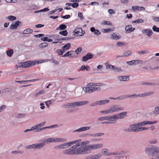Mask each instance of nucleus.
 Listing matches in <instances>:
<instances>
[{
  "mask_svg": "<svg viewBox=\"0 0 159 159\" xmlns=\"http://www.w3.org/2000/svg\"><path fill=\"white\" fill-rule=\"evenodd\" d=\"M61 147H62L61 145H61H57V146H56L54 148V149H58V150L62 149Z\"/></svg>",
  "mask_w": 159,
  "mask_h": 159,
  "instance_id": "obj_61",
  "label": "nucleus"
},
{
  "mask_svg": "<svg viewBox=\"0 0 159 159\" xmlns=\"http://www.w3.org/2000/svg\"><path fill=\"white\" fill-rule=\"evenodd\" d=\"M109 150L107 148H103L101 151L102 155L104 156H110L111 155H117L123 154V151H116L114 152H109Z\"/></svg>",
  "mask_w": 159,
  "mask_h": 159,
  "instance_id": "obj_5",
  "label": "nucleus"
},
{
  "mask_svg": "<svg viewBox=\"0 0 159 159\" xmlns=\"http://www.w3.org/2000/svg\"><path fill=\"white\" fill-rule=\"evenodd\" d=\"M91 128L90 126H82L79 128L73 131V133H80L89 130Z\"/></svg>",
  "mask_w": 159,
  "mask_h": 159,
  "instance_id": "obj_14",
  "label": "nucleus"
},
{
  "mask_svg": "<svg viewBox=\"0 0 159 159\" xmlns=\"http://www.w3.org/2000/svg\"><path fill=\"white\" fill-rule=\"evenodd\" d=\"M33 32V30L30 28H27L24 30L23 32V34H29L32 33Z\"/></svg>",
  "mask_w": 159,
  "mask_h": 159,
  "instance_id": "obj_29",
  "label": "nucleus"
},
{
  "mask_svg": "<svg viewBox=\"0 0 159 159\" xmlns=\"http://www.w3.org/2000/svg\"><path fill=\"white\" fill-rule=\"evenodd\" d=\"M149 142L151 144H157L158 143V141L157 139L154 138L150 140Z\"/></svg>",
  "mask_w": 159,
  "mask_h": 159,
  "instance_id": "obj_33",
  "label": "nucleus"
},
{
  "mask_svg": "<svg viewBox=\"0 0 159 159\" xmlns=\"http://www.w3.org/2000/svg\"><path fill=\"white\" fill-rule=\"evenodd\" d=\"M134 65L139 64H142L143 63V61L141 60H134Z\"/></svg>",
  "mask_w": 159,
  "mask_h": 159,
  "instance_id": "obj_38",
  "label": "nucleus"
},
{
  "mask_svg": "<svg viewBox=\"0 0 159 159\" xmlns=\"http://www.w3.org/2000/svg\"><path fill=\"white\" fill-rule=\"evenodd\" d=\"M110 102V100L109 99H103L98 100L91 103L90 105V106L91 107H95L98 106H101L105 105L109 103Z\"/></svg>",
  "mask_w": 159,
  "mask_h": 159,
  "instance_id": "obj_9",
  "label": "nucleus"
},
{
  "mask_svg": "<svg viewBox=\"0 0 159 159\" xmlns=\"http://www.w3.org/2000/svg\"><path fill=\"white\" fill-rule=\"evenodd\" d=\"M81 50V48H78L74 52H75V53H76L77 54H78L80 52Z\"/></svg>",
  "mask_w": 159,
  "mask_h": 159,
  "instance_id": "obj_62",
  "label": "nucleus"
},
{
  "mask_svg": "<svg viewBox=\"0 0 159 159\" xmlns=\"http://www.w3.org/2000/svg\"><path fill=\"white\" fill-rule=\"evenodd\" d=\"M153 94L154 92L151 91L139 94H134L132 95H129L128 97L134 98H136L138 97L140 98H144L147 96L151 95Z\"/></svg>",
  "mask_w": 159,
  "mask_h": 159,
  "instance_id": "obj_6",
  "label": "nucleus"
},
{
  "mask_svg": "<svg viewBox=\"0 0 159 159\" xmlns=\"http://www.w3.org/2000/svg\"><path fill=\"white\" fill-rule=\"evenodd\" d=\"M132 54V52L129 50H127L125 51L123 54V56L124 57H127L131 55Z\"/></svg>",
  "mask_w": 159,
  "mask_h": 159,
  "instance_id": "obj_28",
  "label": "nucleus"
},
{
  "mask_svg": "<svg viewBox=\"0 0 159 159\" xmlns=\"http://www.w3.org/2000/svg\"><path fill=\"white\" fill-rule=\"evenodd\" d=\"M57 125H52L51 126L48 127H45L42 128H39L38 125H34V126L31 127V130L32 131L35 130L36 132H40L44 130L45 129L49 128H52L54 127L55 126H56Z\"/></svg>",
  "mask_w": 159,
  "mask_h": 159,
  "instance_id": "obj_11",
  "label": "nucleus"
},
{
  "mask_svg": "<svg viewBox=\"0 0 159 159\" xmlns=\"http://www.w3.org/2000/svg\"><path fill=\"white\" fill-rule=\"evenodd\" d=\"M21 22L17 21L16 22H13L10 26L11 29H16L19 25H21Z\"/></svg>",
  "mask_w": 159,
  "mask_h": 159,
  "instance_id": "obj_16",
  "label": "nucleus"
},
{
  "mask_svg": "<svg viewBox=\"0 0 159 159\" xmlns=\"http://www.w3.org/2000/svg\"><path fill=\"white\" fill-rule=\"evenodd\" d=\"M149 129L148 127H139V131H142L144 130H148Z\"/></svg>",
  "mask_w": 159,
  "mask_h": 159,
  "instance_id": "obj_57",
  "label": "nucleus"
},
{
  "mask_svg": "<svg viewBox=\"0 0 159 159\" xmlns=\"http://www.w3.org/2000/svg\"><path fill=\"white\" fill-rule=\"evenodd\" d=\"M78 16L80 18L81 20H82L83 18V15L82 13L80 12H79Z\"/></svg>",
  "mask_w": 159,
  "mask_h": 159,
  "instance_id": "obj_64",
  "label": "nucleus"
},
{
  "mask_svg": "<svg viewBox=\"0 0 159 159\" xmlns=\"http://www.w3.org/2000/svg\"><path fill=\"white\" fill-rule=\"evenodd\" d=\"M139 126H144L147 125L146 121L137 123Z\"/></svg>",
  "mask_w": 159,
  "mask_h": 159,
  "instance_id": "obj_42",
  "label": "nucleus"
},
{
  "mask_svg": "<svg viewBox=\"0 0 159 159\" xmlns=\"http://www.w3.org/2000/svg\"><path fill=\"white\" fill-rule=\"evenodd\" d=\"M118 80L120 81H127L129 80V75H121L117 77Z\"/></svg>",
  "mask_w": 159,
  "mask_h": 159,
  "instance_id": "obj_15",
  "label": "nucleus"
},
{
  "mask_svg": "<svg viewBox=\"0 0 159 159\" xmlns=\"http://www.w3.org/2000/svg\"><path fill=\"white\" fill-rule=\"evenodd\" d=\"M112 117V115L111 116H106L100 117L98 119V120L100 121H103L104 120L109 121V122L106 121L103 122L102 123V124L108 123H114Z\"/></svg>",
  "mask_w": 159,
  "mask_h": 159,
  "instance_id": "obj_12",
  "label": "nucleus"
},
{
  "mask_svg": "<svg viewBox=\"0 0 159 159\" xmlns=\"http://www.w3.org/2000/svg\"><path fill=\"white\" fill-rule=\"evenodd\" d=\"M66 5L68 6H71L73 8H76L78 6L79 4L77 3H74L72 4L70 3H67L66 4Z\"/></svg>",
  "mask_w": 159,
  "mask_h": 159,
  "instance_id": "obj_32",
  "label": "nucleus"
},
{
  "mask_svg": "<svg viewBox=\"0 0 159 159\" xmlns=\"http://www.w3.org/2000/svg\"><path fill=\"white\" fill-rule=\"evenodd\" d=\"M67 33H68L66 30L61 31L59 32L60 34L63 35L65 36H66L67 34Z\"/></svg>",
  "mask_w": 159,
  "mask_h": 159,
  "instance_id": "obj_48",
  "label": "nucleus"
},
{
  "mask_svg": "<svg viewBox=\"0 0 159 159\" xmlns=\"http://www.w3.org/2000/svg\"><path fill=\"white\" fill-rule=\"evenodd\" d=\"M80 140H75L61 144V149H66L75 144L70 148L63 150L62 153L66 155H80L86 153L87 152L97 150L102 148L104 145L102 143L88 144L90 142L85 141L80 142Z\"/></svg>",
  "mask_w": 159,
  "mask_h": 159,
  "instance_id": "obj_1",
  "label": "nucleus"
},
{
  "mask_svg": "<svg viewBox=\"0 0 159 159\" xmlns=\"http://www.w3.org/2000/svg\"><path fill=\"white\" fill-rule=\"evenodd\" d=\"M93 56V55L92 53H88L87 55L83 57L82 60L83 61L85 62L88 60L91 59Z\"/></svg>",
  "mask_w": 159,
  "mask_h": 159,
  "instance_id": "obj_19",
  "label": "nucleus"
},
{
  "mask_svg": "<svg viewBox=\"0 0 159 159\" xmlns=\"http://www.w3.org/2000/svg\"><path fill=\"white\" fill-rule=\"evenodd\" d=\"M135 28H133L130 25H127L125 27V30L129 33L131 32L134 30Z\"/></svg>",
  "mask_w": 159,
  "mask_h": 159,
  "instance_id": "obj_24",
  "label": "nucleus"
},
{
  "mask_svg": "<svg viewBox=\"0 0 159 159\" xmlns=\"http://www.w3.org/2000/svg\"><path fill=\"white\" fill-rule=\"evenodd\" d=\"M36 61H29L20 63L19 64V67H22L23 68H28L34 65Z\"/></svg>",
  "mask_w": 159,
  "mask_h": 159,
  "instance_id": "obj_8",
  "label": "nucleus"
},
{
  "mask_svg": "<svg viewBox=\"0 0 159 159\" xmlns=\"http://www.w3.org/2000/svg\"><path fill=\"white\" fill-rule=\"evenodd\" d=\"M111 31V30L110 29H102V32L104 33H107Z\"/></svg>",
  "mask_w": 159,
  "mask_h": 159,
  "instance_id": "obj_58",
  "label": "nucleus"
},
{
  "mask_svg": "<svg viewBox=\"0 0 159 159\" xmlns=\"http://www.w3.org/2000/svg\"><path fill=\"white\" fill-rule=\"evenodd\" d=\"M49 10V9L48 8H45L43 9H41L39 11H36L34 12L35 13H36L37 12H41L43 11H48Z\"/></svg>",
  "mask_w": 159,
  "mask_h": 159,
  "instance_id": "obj_45",
  "label": "nucleus"
},
{
  "mask_svg": "<svg viewBox=\"0 0 159 159\" xmlns=\"http://www.w3.org/2000/svg\"><path fill=\"white\" fill-rule=\"evenodd\" d=\"M102 24L103 25H111V23L109 21H103L102 23Z\"/></svg>",
  "mask_w": 159,
  "mask_h": 159,
  "instance_id": "obj_54",
  "label": "nucleus"
},
{
  "mask_svg": "<svg viewBox=\"0 0 159 159\" xmlns=\"http://www.w3.org/2000/svg\"><path fill=\"white\" fill-rule=\"evenodd\" d=\"M157 123V121H146L147 125L149 124V125H153L154 124H156Z\"/></svg>",
  "mask_w": 159,
  "mask_h": 159,
  "instance_id": "obj_52",
  "label": "nucleus"
},
{
  "mask_svg": "<svg viewBox=\"0 0 159 159\" xmlns=\"http://www.w3.org/2000/svg\"><path fill=\"white\" fill-rule=\"evenodd\" d=\"M113 70H114V71L115 72H122V70L121 69L120 67H114V69Z\"/></svg>",
  "mask_w": 159,
  "mask_h": 159,
  "instance_id": "obj_43",
  "label": "nucleus"
},
{
  "mask_svg": "<svg viewBox=\"0 0 159 159\" xmlns=\"http://www.w3.org/2000/svg\"><path fill=\"white\" fill-rule=\"evenodd\" d=\"M74 32L76 34V35L77 36H82L85 33V32L84 31H83L82 29L81 28H77L75 29Z\"/></svg>",
  "mask_w": 159,
  "mask_h": 159,
  "instance_id": "obj_17",
  "label": "nucleus"
},
{
  "mask_svg": "<svg viewBox=\"0 0 159 159\" xmlns=\"http://www.w3.org/2000/svg\"><path fill=\"white\" fill-rule=\"evenodd\" d=\"M42 141L44 143H48L51 142H53V138H49L48 139H43L42 140Z\"/></svg>",
  "mask_w": 159,
  "mask_h": 159,
  "instance_id": "obj_27",
  "label": "nucleus"
},
{
  "mask_svg": "<svg viewBox=\"0 0 159 159\" xmlns=\"http://www.w3.org/2000/svg\"><path fill=\"white\" fill-rule=\"evenodd\" d=\"M142 32L143 34L149 37H150L152 34V31L150 29L143 30H142Z\"/></svg>",
  "mask_w": 159,
  "mask_h": 159,
  "instance_id": "obj_20",
  "label": "nucleus"
},
{
  "mask_svg": "<svg viewBox=\"0 0 159 159\" xmlns=\"http://www.w3.org/2000/svg\"><path fill=\"white\" fill-rule=\"evenodd\" d=\"M124 110L123 107L120 105L115 104L111 106L109 108L105 110L101 111L100 113L102 114H110L119 111H123Z\"/></svg>",
  "mask_w": 159,
  "mask_h": 159,
  "instance_id": "obj_2",
  "label": "nucleus"
},
{
  "mask_svg": "<svg viewBox=\"0 0 159 159\" xmlns=\"http://www.w3.org/2000/svg\"><path fill=\"white\" fill-rule=\"evenodd\" d=\"M57 52L59 55H62L63 54V53L64 52H63V50H62L60 49H57L56 50Z\"/></svg>",
  "mask_w": 159,
  "mask_h": 159,
  "instance_id": "obj_50",
  "label": "nucleus"
},
{
  "mask_svg": "<svg viewBox=\"0 0 159 159\" xmlns=\"http://www.w3.org/2000/svg\"><path fill=\"white\" fill-rule=\"evenodd\" d=\"M125 43H122L120 42H116V45L118 47H122L123 46L125 45Z\"/></svg>",
  "mask_w": 159,
  "mask_h": 159,
  "instance_id": "obj_40",
  "label": "nucleus"
},
{
  "mask_svg": "<svg viewBox=\"0 0 159 159\" xmlns=\"http://www.w3.org/2000/svg\"><path fill=\"white\" fill-rule=\"evenodd\" d=\"M95 83H91L87 84V87H83V90L84 91L85 93H89L95 92V91H100L101 89L100 87H93V86H95Z\"/></svg>",
  "mask_w": 159,
  "mask_h": 159,
  "instance_id": "obj_4",
  "label": "nucleus"
},
{
  "mask_svg": "<svg viewBox=\"0 0 159 159\" xmlns=\"http://www.w3.org/2000/svg\"><path fill=\"white\" fill-rule=\"evenodd\" d=\"M75 54V52L74 51H70L67 52L65 54L62 56L63 57H73Z\"/></svg>",
  "mask_w": 159,
  "mask_h": 159,
  "instance_id": "obj_21",
  "label": "nucleus"
},
{
  "mask_svg": "<svg viewBox=\"0 0 159 159\" xmlns=\"http://www.w3.org/2000/svg\"><path fill=\"white\" fill-rule=\"evenodd\" d=\"M144 151L147 154L152 157L159 153V147L155 145H149L146 147Z\"/></svg>",
  "mask_w": 159,
  "mask_h": 159,
  "instance_id": "obj_3",
  "label": "nucleus"
},
{
  "mask_svg": "<svg viewBox=\"0 0 159 159\" xmlns=\"http://www.w3.org/2000/svg\"><path fill=\"white\" fill-rule=\"evenodd\" d=\"M125 98L124 97V96H120L119 97H117L116 98H114L113 97H110L109 98V99H113V100H115V99H118V100H122L124 99Z\"/></svg>",
  "mask_w": 159,
  "mask_h": 159,
  "instance_id": "obj_35",
  "label": "nucleus"
},
{
  "mask_svg": "<svg viewBox=\"0 0 159 159\" xmlns=\"http://www.w3.org/2000/svg\"><path fill=\"white\" fill-rule=\"evenodd\" d=\"M70 47V43H67L63 46L62 47L63 52H65L68 50Z\"/></svg>",
  "mask_w": 159,
  "mask_h": 159,
  "instance_id": "obj_26",
  "label": "nucleus"
},
{
  "mask_svg": "<svg viewBox=\"0 0 159 159\" xmlns=\"http://www.w3.org/2000/svg\"><path fill=\"white\" fill-rule=\"evenodd\" d=\"M139 126L138 123H135L130 125L129 128L125 130L129 132H138Z\"/></svg>",
  "mask_w": 159,
  "mask_h": 159,
  "instance_id": "obj_13",
  "label": "nucleus"
},
{
  "mask_svg": "<svg viewBox=\"0 0 159 159\" xmlns=\"http://www.w3.org/2000/svg\"><path fill=\"white\" fill-rule=\"evenodd\" d=\"M144 22V21L142 19L138 20L132 22V23H141Z\"/></svg>",
  "mask_w": 159,
  "mask_h": 159,
  "instance_id": "obj_44",
  "label": "nucleus"
},
{
  "mask_svg": "<svg viewBox=\"0 0 159 159\" xmlns=\"http://www.w3.org/2000/svg\"><path fill=\"white\" fill-rule=\"evenodd\" d=\"M126 63L127 64H129V65L132 66L134 65V60H132L129 61H126Z\"/></svg>",
  "mask_w": 159,
  "mask_h": 159,
  "instance_id": "obj_56",
  "label": "nucleus"
},
{
  "mask_svg": "<svg viewBox=\"0 0 159 159\" xmlns=\"http://www.w3.org/2000/svg\"><path fill=\"white\" fill-rule=\"evenodd\" d=\"M66 141V140L64 138H53V142H64Z\"/></svg>",
  "mask_w": 159,
  "mask_h": 159,
  "instance_id": "obj_22",
  "label": "nucleus"
},
{
  "mask_svg": "<svg viewBox=\"0 0 159 159\" xmlns=\"http://www.w3.org/2000/svg\"><path fill=\"white\" fill-rule=\"evenodd\" d=\"M90 30L92 32H93L94 34L98 35L101 34V32L98 30L95 29L94 27H91Z\"/></svg>",
  "mask_w": 159,
  "mask_h": 159,
  "instance_id": "obj_25",
  "label": "nucleus"
},
{
  "mask_svg": "<svg viewBox=\"0 0 159 159\" xmlns=\"http://www.w3.org/2000/svg\"><path fill=\"white\" fill-rule=\"evenodd\" d=\"M62 107L64 108H70V103H68L62 106Z\"/></svg>",
  "mask_w": 159,
  "mask_h": 159,
  "instance_id": "obj_49",
  "label": "nucleus"
},
{
  "mask_svg": "<svg viewBox=\"0 0 159 159\" xmlns=\"http://www.w3.org/2000/svg\"><path fill=\"white\" fill-rule=\"evenodd\" d=\"M127 111H124L120 112L118 114L112 115L114 123H115L116 120L119 119H123L127 116Z\"/></svg>",
  "mask_w": 159,
  "mask_h": 159,
  "instance_id": "obj_7",
  "label": "nucleus"
},
{
  "mask_svg": "<svg viewBox=\"0 0 159 159\" xmlns=\"http://www.w3.org/2000/svg\"><path fill=\"white\" fill-rule=\"evenodd\" d=\"M153 112L154 114L156 115L159 114V106L156 107L155 108Z\"/></svg>",
  "mask_w": 159,
  "mask_h": 159,
  "instance_id": "obj_39",
  "label": "nucleus"
},
{
  "mask_svg": "<svg viewBox=\"0 0 159 159\" xmlns=\"http://www.w3.org/2000/svg\"><path fill=\"white\" fill-rule=\"evenodd\" d=\"M13 53V50L12 49H10L9 50L7 51V54L10 57L11 56V54Z\"/></svg>",
  "mask_w": 159,
  "mask_h": 159,
  "instance_id": "obj_41",
  "label": "nucleus"
},
{
  "mask_svg": "<svg viewBox=\"0 0 159 159\" xmlns=\"http://www.w3.org/2000/svg\"><path fill=\"white\" fill-rule=\"evenodd\" d=\"M48 44L47 43H44L40 44L39 45V47L41 48H46L48 46Z\"/></svg>",
  "mask_w": 159,
  "mask_h": 159,
  "instance_id": "obj_36",
  "label": "nucleus"
},
{
  "mask_svg": "<svg viewBox=\"0 0 159 159\" xmlns=\"http://www.w3.org/2000/svg\"><path fill=\"white\" fill-rule=\"evenodd\" d=\"M7 18L9 20L11 21H13L16 19V17L12 16H8Z\"/></svg>",
  "mask_w": 159,
  "mask_h": 159,
  "instance_id": "obj_46",
  "label": "nucleus"
},
{
  "mask_svg": "<svg viewBox=\"0 0 159 159\" xmlns=\"http://www.w3.org/2000/svg\"><path fill=\"white\" fill-rule=\"evenodd\" d=\"M102 156L101 154L99 153L96 155L88 156L86 157V159H99Z\"/></svg>",
  "mask_w": 159,
  "mask_h": 159,
  "instance_id": "obj_18",
  "label": "nucleus"
},
{
  "mask_svg": "<svg viewBox=\"0 0 159 159\" xmlns=\"http://www.w3.org/2000/svg\"><path fill=\"white\" fill-rule=\"evenodd\" d=\"M66 28V25L64 24H61L59 26V28L60 30H63L65 29Z\"/></svg>",
  "mask_w": 159,
  "mask_h": 159,
  "instance_id": "obj_47",
  "label": "nucleus"
},
{
  "mask_svg": "<svg viewBox=\"0 0 159 159\" xmlns=\"http://www.w3.org/2000/svg\"><path fill=\"white\" fill-rule=\"evenodd\" d=\"M152 30L154 31L159 32V28L157 27L156 25L153 26Z\"/></svg>",
  "mask_w": 159,
  "mask_h": 159,
  "instance_id": "obj_55",
  "label": "nucleus"
},
{
  "mask_svg": "<svg viewBox=\"0 0 159 159\" xmlns=\"http://www.w3.org/2000/svg\"><path fill=\"white\" fill-rule=\"evenodd\" d=\"M137 10L139 11H144L145 10V8L144 7H139L137 6Z\"/></svg>",
  "mask_w": 159,
  "mask_h": 159,
  "instance_id": "obj_53",
  "label": "nucleus"
},
{
  "mask_svg": "<svg viewBox=\"0 0 159 159\" xmlns=\"http://www.w3.org/2000/svg\"><path fill=\"white\" fill-rule=\"evenodd\" d=\"M45 103L46 106L48 107H49V104H52V101L51 100H48L47 101L45 102Z\"/></svg>",
  "mask_w": 159,
  "mask_h": 159,
  "instance_id": "obj_59",
  "label": "nucleus"
},
{
  "mask_svg": "<svg viewBox=\"0 0 159 159\" xmlns=\"http://www.w3.org/2000/svg\"><path fill=\"white\" fill-rule=\"evenodd\" d=\"M115 66L110 64L107 65L106 66L107 69H110L112 70H113Z\"/></svg>",
  "mask_w": 159,
  "mask_h": 159,
  "instance_id": "obj_51",
  "label": "nucleus"
},
{
  "mask_svg": "<svg viewBox=\"0 0 159 159\" xmlns=\"http://www.w3.org/2000/svg\"><path fill=\"white\" fill-rule=\"evenodd\" d=\"M104 135V133H97L94 134H90V136L93 137H99V136H101Z\"/></svg>",
  "mask_w": 159,
  "mask_h": 159,
  "instance_id": "obj_34",
  "label": "nucleus"
},
{
  "mask_svg": "<svg viewBox=\"0 0 159 159\" xmlns=\"http://www.w3.org/2000/svg\"><path fill=\"white\" fill-rule=\"evenodd\" d=\"M121 38L120 35H118L116 33H113L110 37L111 39L118 40Z\"/></svg>",
  "mask_w": 159,
  "mask_h": 159,
  "instance_id": "obj_23",
  "label": "nucleus"
},
{
  "mask_svg": "<svg viewBox=\"0 0 159 159\" xmlns=\"http://www.w3.org/2000/svg\"><path fill=\"white\" fill-rule=\"evenodd\" d=\"M84 69H85L87 71H88L90 70V67L89 66H86L85 65H83L80 67V70L81 71H83Z\"/></svg>",
  "mask_w": 159,
  "mask_h": 159,
  "instance_id": "obj_31",
  "label": "nucleus"
},
{
  "mask_svg": "<svg viewBox=\"0 0 159 159\" xmlns=\"http://www.w3.org/2000/svg\"><path fill=\"white\" fill-rule=\"evenodd\" d=\"M88 101L86 100L82 101H77L74 102H70V108H74L85 105L89 103Z\"/></svg>",
  "mask_w": 159,
  "mask_h": 159,
  "instance_id": "obj_10",
  "label": "nucleus"
},
{
  "mask_svg": "<svg viewBox=\"0 0 159 159\" xmlns=\"http://www.w3.org/2000/svg\"><path fill=\"white\" fill-rule=\"evenodd\" d=\"M46 122L45 121H44L42 123H41L39 124H37L39 127V128H40L42 127L45 124Z\"/></svg>",
  "mask_w": 159,
  "mask_h": 159,
  "instance_id": "obj_60",
  "label": "nucleus"
},
{
  "mask_svg": "<svg viewBox=\"0 0 159 159\" xmlns=\"http://www.w3.org/2000/svg\"><path fill=\"white\" fill-rule=\"evenodd\" d=\"M148 53V52L146 50H143L142 51H139L137 52V54L140 55H141L143 54H147Z\"/></svg>",
  "mask_w": 159,
  "mask_h": 159,
  "instance_id": "obj_37",
  "label": "nucleus"
},
{
  "mask_svg": "<svg viewBox=\"0 0 159 159\" xmlns=\"http://www.w3.org/2000/svg\"><path fill=\"white\" fill-rule=\"evenodd\" d=\"M36 144L37 149H39L43 148L45 145V143H43V142L42 143H37Z\"/></svg>",
  "mask_w": 159,
  "mask_h": 159,
  "instance_id": "obj_30",
  "label": "nucleus"
},
{
  "mask_svg": "<svg viewBox=\"0 0 159 159\" xmlns=\"http://www.w3.org/2000/svg\"><path fill=\"white\" fill-rule=\"evenodd\" d=\"M146 84L147 85L150 86H154L155 85V83L151 82H146Z\"/></svg>",
  "mask_w": 159,
  "mask_h": 159,
  "instance_id": "obj_63",
  "label": "nucleus"
}]
</instances>
